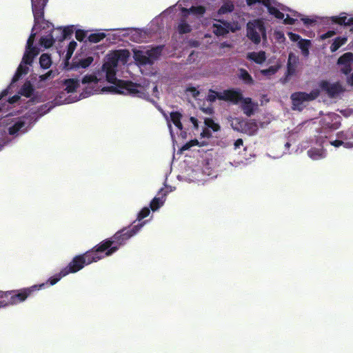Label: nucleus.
<instances>
[{
    "label": "nucleus",
    "instance_id": "1",
    "mask_svg": "<svg viewBox=\"0 0 353 353\" xmlns=\"http://www.w3.org/2000/svg\"><path fill=\"white\" fill-rule=\"evenodd\" d=\"M130 57L128 50H119L110 52L105 57L102 68L97 74L85 75L80 81L77 79L65 81V90L68 93L83 90L82 98L94 94L115 92L132 97L147 99L149 84L141 85L131 81L118 80L116 74L119 68L127 63Z\"/></svg>",
    "mask_w": 353,
    "mask_h": 353
},
{
    "label": "nucleus",
    "instance_id": "2",
    "mask_svg": "<svg viewBox=\"0 0 353 353\" xmlns=\"http://www.w3.org/2000/svg\"><path fill=\"white\" fill-rule=\"evenodd\" d=\"M32 10L34 15V26L29 37L26 48L22 60L17 68V70L12 77V84L17 82L23 75L28 73L32 66L34 59L38 55L39 50L33 46L36 32L34 31L38 27L42 30H48L53 35L54 41H61L64 39V33L61 27L54 28L53 25L49 21L43 19V9L46 4V0H31Z\"/></svg>",
    "mask_w": 353,
    "mask_h": 353
},
{
    "label": "nucleus",
    "instance_id": "3",
    "mask_svg": "<svg viewBox=\"0 0 353 353\" xmlns=\"http://www.w3.org/2000/svg\"><path fill=\"white\" fill-rule=\"evenodd\" d=\"M185 0H179L175 5L170 6L162 13V14L166 15L176 12L178 10H181L180 17L176 25V30L181 34L189 33L192 30L197 28L201 18L205 12V7L202 6L186 8H185Z\"/></svg>",
    "mask_w": 353,
    "mask_h": 353
},
{
    "label": "nucleus",
    "instance_id": "4",
    "mask_svg": "<svg viewBox=\"0 0 353 353\" xmlns=\"http://www.w3.org/2000/svg\"><path fill=\"white\" fill-rule=\"evenodd\" d=\"M147 222L148 221H144L134 225L130 229L125 228L117 232L111 239H106L98 244L97 250L101 252L104 257L112 255L130 238L137 234Z\"/></svg>",
    "mask_w": 353,
    "mask_h": 353
},
{
    "label": "nucleus",
    "instance_id": "5",
    "mask_svg": "<svg viewBox=\"0 0 353 353\" xmlns=\"http://www.w3.org/2000/svg\"><path fill=\"white\" fill-rule=\"evenodd\" d=\"M34 117L30 116L14 117L8 114L1 119V123L4 126L5 130L12 137H18L26 134L32 125Z\"/></svg>",
    "mask_w": 353,
    "mask_h": 353
},
{
    "label": "nucleus",
    "instance_id": "6",
    "mask_svg": "<svg viewBox=\"0 0 353 353\" xmlns=\"http://www.w3.org/2000/svg\"><path fill=\"white\" fill-rule=\"evenodd\" d=\"M103 258L104 255L97 250V245H96L93 249L83 254L74 256L68 265L62 270L66 271L67 275L70 273H76L83 269L85 265L97 262Z\"/></svg>",
    "mask_w": 353,
    "mask_h": 353
},
{
    "label": "nucleus",
    "instance_id": "7",
    "mask_svg": "<svg viewBox=\"0 0 353 353\" xmlns=\"http://www.w3.org/2000/svg\"><path fill=\"white\" fill-rule=\"evenodd\" d=\"M46 283L34 285L16 292L0 291V308L8 305L18 304L24 301L33 292L39 290Z\"/></svg>",
    "mask_w": 353,
    "mask_h": 353
},
{
    "label": "nucleus",
    "instance_id": "8",
    "mask_svg": "<svg viewBox=\"0 0 353 353\" xmlns=\"http://www.w3.org/2000/svg\"><path fill=\"white\" fill-rule=\"evenodd\" d=\"M246 29L248 38L254 44H259L261 40L267 41L266 29L262 19L250 21Z\"/></svg>",
    "mask_w": 353,
    "mask_h": 353
},
{
    "label": "nucleus",
    "instance_id": "9",
    "mask_svg": "<svg viewBox=\"0 0 353 353\" xmlns=\"http://www.w3.org/2000/svg\"><path fill=\"white\" fill-rule=\"evenodd\" d=\"M181 117L182 115L178 112H171L170 117L165 116L170 136L173 141H176L177 139H183L186 137L187 133L183 128L181 121Z\"/></svg>",
    "mask_w": 353,
    "mask_h": 353
},
{
    "label": "nucleus",
    "instance_id": "10",
    "mask_svg": "<svg viewBox=\"0 0 353 353\" xmlns=\"http://www.w3.org/2000/svg\"><path fill=\"white\" fill-rule=\"evenodd\" d=\"M162 48L158 46L153 48L134 50V59L139 65L152 64L161 53Z\"/></svg>",
    "mask_w": 353,
    "mask_h": 353
},
{
    "label": "nucleus",
    "instance_id": "11",
    "mask_svg": "<svg viewBox=\"0 0 353 353\" xmlns=\"http://www.w3.org/2000/svg\"><path fill=\"white\" fill-rule=\"evenodd\" d=\"M320 91L318 88L313 89L310 93L299 92L291 95L292 108L296 110H302L306 103L317 98Z\"/></svg>",
    "mask_w": 353,
    "mask_h": 353
},
{
    "label": "nucleus",
    "instance_id": "12",
    "mask_svg": "<svg viewBox=\"0 0 353 353\" xmlns=\"http://www.w3.org/2000/svg\"><path fill=\"white\" fill-rule=\"evenodd\" d=\"M261 0H246L248 6H252ZM262 3L267 8L269 14L276 19H282L285 14L282 11L286 10V6L276 0H261Z\"/></svg>",
    "mask_w": 353,
    "mask_h": 353
},
{
    "label": "nucleus",
    "instance_id": "13",
    "mask_svg": "<svg viewBox=\"0 0 353 353\" xmlns=\"http://www.w3.org/2000/svg\"><path fill=\"white\" fill-rule=\"evenodd\" d=\"M241 97V92L239 90H227L223 92H215L210 90L208 94V100L214 102L216 99L228 101L238 104Z\"/></svg>",
    "mask_w": 353,
    "mask_h": 353
},
{
    "label": "nucleus",
    "instance_id": "14",
    "mask_svg": "<svg viewBox=\"0 0 353 353\" xmlns=\"http://www.w3.org/2000/svg\"><path fill=\"white\" fill-rule=\"evenodd\" d=\"M330 144L336 148L343 145L345 148H353V126L345 131L336 134V140H330Z\"/></svg>",
    "mask_w": 353,
    "mask_h": 353
},
{
    "label": "nucleus",
    "instance_id": "15",
    "mask_svg": "<svg viewBox=\"0 0 353 353\" xmlns=\"http://www.w3.org/2000/svg\"><path fill=\"white\" fill-rule=\"evenodd\" d=\"M210 29L213 33L218 37L224 36L230 32H234L235 31L234 24L225 21L216 19H214L212 21Z\"/></svg>",
    "mask_w": 353,
    "mask_h": 353
},
{
    "label": "nucleus",
    "instance_id": "16",
    "mask_svg": "<svg viewBox=\"0 0 353 353\" xmlns=\"http://www.w3.org/2000/svg\"><path fill=\"white\" fill-rule=\"evenodd\" d=\"M283 13L285 14L283 19V22L285 24L292 25L297 20V18H301V20L304 23V24L309 25L314 22L313 19H309L307 17H301V14L299 12L292 10L290 8L286 7L285 11H282Z\"/></svg>",
    "mask_w": 353,
    "mask_h": 353
},
{
    "label": "nucleus",
    "instance_id": "17",
    "mask_svg": "<svg viewBox=\"0 0 353 353\" xmlns=\"http://www.w3.org/2000/svg\"><path fill=\"white\" fill-rule=\"evenodd\" d=\"M105 31L116 30V29H106ZM117 30L123 31L125 33L123 36H128L130 39L134 42L139 43L143 41L145 39V32L139 29L126 28L117 29Z\"/></svg>",
    "mask_w": 353,
    "mask_h": 353
},
{
    "label": "nucleus",
    "instance_id": "18",
    "mask_svg": "<svg viewBox=\"0 0 353 353\" xmlns=\"http://www.w3.org/2000/svg\"><path fill=\"white\" fill-rule=\"evenodd\" d=\"M319 85L321 90L325 91L330 97H336L343 91L342 85L338 82L322 81Z\"/></svg>",
    "mask_w": 353,
    "mask_h": 353
},
{
    "label": "nucleus",
    "instance_id": "19",
    "mask_svg": "<svg viewBox=\"0 0 353 353\" xmlns=\"http://www.w3.org/2000/svg\"><path fill=\"white\" fill-rule=\"evenodd\" d=\"M352 62L353 54L352 52H346L342 55L338 60L341 71L345 74H349L352 70Z\"/></svg>",
    "mask_w": 353,
    "mask_h": 353
},
{
    "label": "nucleus",
    "instance_id": "20",
    "mask_svg": "<svg viewBox=\"0 0 353 353\" xmlns=\"http://www.w3.org/2000/svg\"><path fill=\"white\" fill-rule=\"evenodd\" d=\"M241 103V107L243 113L248 117L253 114L254 109L257 105V104L254 103L250 98H243L242 94L238 103Z\"/></svg>",
    "mask_w": 353,
    "mask_h": 353
},
{
    "label": "nucleus",
    "instance_id": "21",
    "mask_svg": "<svg viewBox=\"0 0 353 353\" xmlns=\"http://www.w3.org/2000/svg\"><path fill=\"white\" fill-rule=\"evenodd\" d=\"M56 73L52 70H49L44 74H41L35 77L34 82L35 83L37 88H43L46 86L48 83L54 79Z\"/></svg>",
    "mask_w": 353,
    "mask_h": 353
},
{
    "label": "nucleus",
    "instance_id": "22",
    "mask_svg": "<svg viewBox=\"0 0 353 353\" xmlns=\"http://www.w3.org/2000/svg\"><path fill=\"white\" fill-rule=\"evenodd\" d=\"M299 63V57L294 54L290 52L288 55V60L287 64V75L292 76L296 73L298 64Z\"/></svg>",
    "mask_w": 353,
    "mask_h": 353
},
{
    "label": "nucleus",
    "instance_id": "23",
    "mask_svg": "<svg viewBox=\"0 0 353 353\" xmlns=\"http://www.w3.org/2000/svg\"><path fill=\"white\" fill-rule=\"evenodd\" d=\"M50 110V108H47L46 105H41L40 107H34L32 108L29 112L26 114L27 116H30L33 118L32 120V124L34 123L39 117L41 116L46 114L47 112H48Z\"/></svg>",
    "mask_w": 353,
    "mask_h": 353
},
{
    "label": "nucleus",
    "instance_id": "24",
    "mask_svg": "<svg viewBox=\"0 0 353 353\" xmlns=\"http://www.w3.org/2000/svg\"><path fill=\"white\" fill-rule=\"evenodd\" d=\"M339 119L335 113H329L323 118V124L329 128L336 129L340 123Z\"/></svg>",
    "mask_w": 353,
    "mask_h": 353
},
{
    "label": "nucleus",
    "instance_id": "25",
    "mask_svg": "<svg viewBox=\"0 0 353 353\" xmlns=\"http://www.w3.org/2000/svg\"><path fill=\"white\" fill-rule=\"evenodd\" d=\"M168 194L167 191H164L163 189H161L159 192V194H161V196L154 197L150 202V207L151 210L154 212L159 210L165 203V196Z\"/></svg>",
    "mask_w": 353,
    "mask_h": 353
},
{
    "label": "nucleus",
    "instance_id": "26",
    "mask_svg": "<svg viewBox=\"0 0 353 353\" xmlns=\"http://www.w3.org/2000/svg\"><path fill=\"white\" fill-rule=\"evenodd\" d=\"M307 155L312 160L316 161L324 159L326 157V152L320 144L319 147H313L308 150Z\"/></svg>",
    "mask_w": 353,
    "mask_h": 353
},
{
    "label": "nucleus",
    "instance_id": "27",
    "mask_svg": "<svg viewBox=\"0 0 353 353\" xmlns=\"http://www.w3.org/2000/svg\"><path fill=\"white\" fill-rule=\"evenodd\" d=\"M43 30L45 32H42L39 43L41 46L48 48L51 47L55 41L54 39H53V35H52L48 30Z\"/></svg>",
    "mask_w": 353,
    "mask_h": 353
},
{
    "label": "nucleus",
    "instance_id": "28",
    "mask_svg": "<svg viewBox=\"0 0 353 353\" xmlns=\"http://www.w3.org/2000/svg\"><path fill=\"white\" fill-rule=\"evenodd\" d=\"M8 90H3L0 94V101L2 99V98L8 94ZM20 97L19 95H14L12 98H10L8 101H6L5 103H3V107L0 108V112H6L5 110H8L9 109V107L11 105H13L14 103H17L19 101Z\"/></svg>",
    "mask_w": 353,
    "mask_h": 353
},
{
    "label": "nucleus",
    "instance_id": "29",
    "mask_svg": "<svg viewBox=\"0 0 353 353\" xmlns=\"http://www.w3.org/2000/svg\"><path fill=\"white\" fill-rule=\"evenodd\" d=\"M332 21L339 25H353V17L348 18L345 12L341 13L339 16L332 17Z\"/></svg>",
    "mask_w": 353,
    "mask_h": 353
},
{
    "label": "nucleus",
    "instance_id": "30",
    "mask_svg": "<svg viewBox=\"0 0 353 353\" xmlns=\"http://www.w3.org/2000/svg\"><path fill=\"white\" fill-rule=\"evenodd\" d=\"M247 58L256 63L261 64L265 59V52L264 51L252 52L247 54Z\"/></svg>",
    "mask_w": 353,
    "mask_h": 353
},
{
    "label": "nucleus",
    "instance_id": "31",
    "mask_svg": "<svg viewBox=\"0 0 353 353\" xmlns=\"http://www.w3.org/2000/svg\"><path fill=\"white\" fill-rule=\"evenodd\" d=\"M243 129V130L241 132L254 135L258 130V125L254 120L245 121Z\"/></svg>",
    "mask_w": 353,
    "mask_h": 353
},
{
    "label": "nucleus",
    "instance_id": "32",
    "mask_svg": "<svg viewBox=\"0 0 353 353\" xmlns=\"http://www.w3.org/2000/svg\"><path fill=\"white\" fill-rule=\"evenodd\" d=\"M205 125L207 127V129L203 130L202 135L203 137H210L211 134L209 132V129L212 130L214 132H217L220 130V126L219 124L216 123L212 119H205Z\"/></svg>",
    "mask_w": 353,
    "mask_h": 353
},
{
    "label": "nucleus",
    "instance_id": "33",
    "mask_svg": "<svg viewBox=\"0 0 353 353\" xmlns=\"http://www.w3.org/2000/svg\"><path fill=\"white\" fill-rule=\"evenodd\" d=\"M228 121L233 130L241 132L243 130V128L245 123V120L243 119L230 117L228 118Z\"/></svg>",
    "mask_w": 353,
    "mask_h": 353
},
{
    "label": "nucleus",
    "instance_id": "34",
    "mask_svg": "<svg viewBox=\"0 0 353 353\" xmlns=\"http://www.w3.org/2000/svg\"><path fill=\"white\" fill-rule=\"evenodd\" d=\"M311 42L307 39H302L298 42V46L301 49L303 56L305 57H307L309 55V48Z\"/></svg>",
    "mask_w": 353,
    "mask_h": 353
},
{
    "label": "nucleus",
    "instance_id": "35",
    "mask_svg": "<svg viewBox=\"0 0 353 353\" xmlns=\"http://www.w3.org/2000/svg\"><path fill=\"white\" fill-rule=\"evenodd\" d=\"M92 61L93 58L92 57H87L84 59L76 61L74 65V67L77 68H86L92 63Z\"/></svg>",
    "mask_w": 353,
    "mask_h": 353
},
{
    "label": "nucleus",
    "instance_id": "36",
    "mask_svg": "<svg viewBox=\"0 0 353 353\" xmlns=\"http://www.w3.org/2000/svg\"><path fill=\"white\" fill-rule=\"evenodd\" d=\"M33 90L34 89L30 82L26 81L21 87L19 94L26 97H30L32 95Z\"/></svg>",
    "mask_w": 353,
    "mask_h": 353
},
{
    "label": "nucleus",
    "instance_id": "37",
    "mask_svg": "<svg viewBox=\"0 0 353 353\" xmlns=\"http://www.w3.org/2000/svg\"><path fill=\"white\" fill-rule=\"evenodd\" d=\"M40 66L43 69H48L52 65V59L49 54H43L39 58Z\"/></svg>",
    "mask_w": 353,
    "mask_h": 353
},
{
    "label": "nucleus",
    "instance_id": "38",
    "mask_svg": "<svg viewBox=\"0 0 353 353\" xmlns=\"http://www.w3.org/2000/svg\"><path fill=\"white\" fill-rule=\"evenodd\" d=\"M106 37V34L102 32H97L92 33L88 36V41L91 43H98L103 40Z\"/></svg>",
    "mask_w": 353,
    "mask_h": 353
},
{
    "label": "nucleus",
    "instance_id": "39",
    "mask_svg": "<svg viewBox=\"0 0 353 353\" xmlns=\"http://www.w3.org/2000/svg\"><path fill=\"white\" fill-rule=\"evenodd\" d=\"M233 10H234L233 3L230 1H227L224 2V3L219 8V14H225L231 12Z\"/></svg>",
    "mask_w": 353,
    "mask_h": 353
},
{
    "label": "nucleus",
    "instance_id": "40",
    "mask_svg": "<svg viewBox=\"0 0 353 353\" xmlns=\"http://www.w3.org/2000/svg\"><path fill=\"white\" fill-rule=\"evenodd\" d=\"M239 76V78L242 81H243V82L245 83L250 84V85L253 83L254 81H253L252 77L245 69H240Z\"/></svg>",
    "mask_w": 353,
    "mask_h": 353
},
{
    "label": "nucleus",
    "instance_id": "41",
    "mask_svg": "<svg viewBox=\"0 0 353 353\" xmlns=\"http://www.w3.org/2000/svg\"><path fill=\"white\" fill-rule=\"evenodd\" d=\"M347 41V39L345 37H337L334 39V42L330 46L332 52H336L341 46L345 44Z\"/></svg>",
    "mask_w": 353,
    "mask_h": 353
},
{
    "label": "nucleus",
    "instance_id": "42",
    "mask_svg": "<svg viewBox=\"0 0 353 353\" xmlns=\"http://www.w3.org/2000/svg\"><path fill=\"white\" fill-rule=\"evenodd\" d=\"M65 276H67L66 271H63V270H61L60 271V272H59L58 274H55L54 276L50 277L48 279V282H49L50 285H54L57 283H58L63 277H64Z\"/></svg>",
    "mask_w": 353,
    "mask_h": 353
},
{
    "label": "nucleus",
    "instance_id": "43",
    "mask_svg": "<svg viewBox=\"0 0 353 353\" xmlns=\"http://www.w3.org/2000/svg\"><path fill=\"white\" fill-rule=\"evenodd\" d=\"M150 213V209L148 208V207H145L143 208L139 213H138V215H137V220L139 221H141L143 219L149 216Z\"/></svg>",
    "mask_w": 353,
    "mask_h": 353
},
{
    "label": "nucleus",
    "instance_id": "44",
    "mask_svg": "<svg viewBox=\"0 0 353 353\" xmlns=\"http://www.w3.org/2000/svg\"><path fill=\"white\" fill-rule=\"evenodd\" d=\"M279 69L278 66L272 65L268 69L262 70L261 73L265 76H271L275 74Z\"/></svg>",
    "mask_w": 353,
    "mask_h": 353
},
{
    "label": "nucleus",
    "instance_id": "45",
    "mask_svg": "<svg viewBox=\"0 0 353 353\" xmlns=\"http://www.w3.org/2000/svg\"><path fill=\"white\" fill-rule=\"evenodd\" d=\"M77 27L74 25L72 26H68L62 28V30L64 33V39L67 38L68 36L71 35L74 31L76 30Z\"/></svg>",
    "mask_w": 353,
    "mask_h": 353
},
{
    "label": "nucleus",
    "instance_id": "46",
    "mask_svg": "<svg viewBox=\"0 0 353 353\" xmlns=\"http://www.w3.org/2000/svg\"><path fill=\"white\" fill-rule=\"evenodd\" d=\"M86 34H87L86 31L81 30V29L76 28L75 37L78 41H83V39L86 37Z\"/></svg>",
    "mask_w": 353,
    "mask_h": 353
},
{
    "label": "nucleus",
    "instance_id": "47",
    "mask_svg": "<svg viewBox=\"0 0 353 353\" xmlns=\"http://www.w3.org/2000/svg\"><path fill=\"white\" fill-rule=\"evenodd\" d=\"M185 92L188 94L191 95L194 98H196L199 94V91L196 88L193 86H189L186 88Z\"/></svg>",
    "mask_w": 353,
    "mask_h": 353
},
{
    "label": "nucleus",
    "instance_id": "48",
    "mask_svg": "<svg viewBox=\"0 0 353 353\" xmlns=\"http://www.w3.org/2000/svg\"><path fill=\"white\" fill-rule=\"evenodd\" d=\"M77 46V43L74 41H70L69 43L68 46V51H67V54H66V56L68 57H71V55L72 54L73 52L74 51Z\"/></svg>",
    "mask_w": 353,
    "mask_h": 353
},
{
    "label": "nucleus",
    "instance_id": "49",
    "mask_svg": "<svg viewBox=\"0 0 353 353\" xmlns=\"http://www.w3.org/2000/svg\"><path fill=\"white\" fill-rule=\"evenodd\" d=\"M274 36L276 39L280 43H283L285 40L284 34L281 31H276L274 32Z\"/></svg>",
    "mask_w": 353,
    "mask_h": 353
},
{
    "label": "nucleus",
    "instance_id": "50",
    "mask_svg": "<svg viewBox=\"0 0 353 353\" xmlns=\"http://www.w3.org/2000/svg\"><path fill=\"white\" fill-rule=\"evenodd\" d=\"M288 34L290 39L292 41H294V42L298 41L299 42L300 41V39H302L299 34H294L293 32H288Z\"/></svg>",
    "mask_w": 353,
    "mask_h": 353
},
{
    "label": "nucleus",
    "instance_id": "51",
    "mask_svg": "<svg viewBox=\"0 0 353 353\" xmlns=\"http://www.w3.org/2000/svg\"><path fill=\"white\" fill-rule=\"evenodd\" d=\"M335 34V32L334 31H328L326 33L321 35L322 39H326L327 38H330Z\"/></svg>",
    "mask_w": 353,
    "mask_h": 353
},
{
    "label": "nucleus",
    "instance_id": "52",
    "mask_svg": "<svg viewBox=\"0 0 353 353\" xmlns=\"http://www.w3.org/2000/svg\"><path fill=\"white\" fill-rule=\"evenodd\" d=\"M198 53H195L192 52L188 57V61L189 63H192L195 61V57H197Z\"/></svg>",
    "mask_w": 353,
    "mask_h": 353
},
{
    "label": "nucleus",
    "instance_id": "53",
    "mask_svg": "<svg viewBox=\"0 0 353 353\" xmlns=\"http://www.w3.org/2000/svg\"><path fill=\"white\" fill-rule=\"evenodd\" d=\"M196 144H198V141H197V140L192 141H191V143H187V144L183 147V148H184V149H188V148H190L191 146H192V145H196Z\"/></svg>",
    "mask_w": 353,
    "mask_h": 353
},
{
    "label": "nucleus",
    "instance_id": "54",
    "mask_svg": "<svg viewBox=\"0 0 353 353\" xmlns=\"http://www.w3.org/2000/svg\"><path fill=\"white\" fill-rule=\"evenodd\" d=\"M243 142L241 139H238L234 143L235 149H237V148H240V146L243 145Z\"/></svg>",
    "mask_w": 353,
    "mask_h": 353
},
{
    "label": "nucleus",
    "instance_id": "55",
    "mask_svg": "<svg viewBox=\"0 0 353 353\" xmlns=\"http://www.w3.org/2000/svg\"><path fill=\"white\" fill-rule=\"evenodd\" d=\"M190 121L193 124L194 128H196L198 127L197 119L196 118L192 117H190Z\"/></svg>",
    "mask_w": 353,
    "mask_h": 353
},
{
    "label": "nucleus",
    "instance_id": "56",
    "mask_svg": "<svg viewBox=\"0 0 353 353\" xmlns=\"http://www.w3.org/2000/svg\"><path fill=\"white\" fill-rule=\"evenodd\" d=\"M78 100L77 98H75V99H65V103H72V102H74V101H77Z\"/></svg>",
    "mask_w": 353,
    "mask_h": 353
},
{
    "label": "nucleus",
    "instance_id": "57",
    "mask_svg": "<svg viewBox=\"0 0 353 353\" xmlns=\"http://www.w3.org/2000/svg\"><path fill=\"white\" fill-rule=\"evenodd\" d=\"M348 82L353 85V74L348 78Z\"/></svg>",
    "mask_w": 353,
    "mask_h": 353
},
{
    "label": "nucleus",
    "instance_id": "58",
    "mask_svg": "<svg viewBox=\"0 0 353 353\" xmlns=\"http://www.w3.org/2000/svg\"><path fill=\"white\" fill-rule=\"evenodd\" d=\"M191 45L194 47H196L199 45V41H192Z\"/></svg>",
    "mask_w": 353,
    "mask_h": 353
},
{
    "label": "nucleus",
    "instance_id": "59",
    "mask_svg": "<svg viewBox=\"0 0 353 353\" xmlns=\"http://www.w3.org/2000/svg\"><path fill=\"white\" fill-rule=\"evenodd\" d=\"M229 46H230V45L225 42H223L221 44V48H225V47H229Z\"/></svg>",
    "mask_w": 353,
    "mask_h": 353
},
{
    "label": "nucleus",
    "instance_id": "60",
    "mask_svg": "<svg viewBox=\"0 0 353 353\" xmlns=\"http://www.w3.org/2000/svg\"><path fill=\"white\" fill-rule=\"evenodd\" d=\"M2 141H0V150L2 149V148L6 144V142L3 143V144L1 143Z\"/></svg>",
    "mask_w": 353,
    "mask_h": 353
},
{
    "label": "nucleus",
    "instance_id": "61",
    "mask_svg": "<svg viewBox=\"0 0 353 353\" xmlns=\"http://www.w3.org/2000/svg\"><path fill=\"white\" fill-rule=\"evenodd\" d=\"M153 90H154V91L157 90V86H154V87L153 88Z\"/></svg>",
    "mask_w": 353,
    "mask_h": 353
},
{
    "label": "nucleus",
    "instance_id": "62",
    "mask_svg": "<svg viewBox=\"0 0 353 353\" xmlns=\"http://www.w3.org/2000/svg\"><path fill=\"white\" fill-rule=\"evenodd\" d=\"M285 146H286V147H289V146H290L289 143H287L285 144Z\"/></svg>",
    "mask_w": 353,
    "mask_h": 353
}]
</instances>
